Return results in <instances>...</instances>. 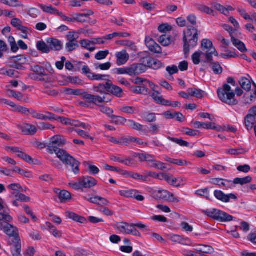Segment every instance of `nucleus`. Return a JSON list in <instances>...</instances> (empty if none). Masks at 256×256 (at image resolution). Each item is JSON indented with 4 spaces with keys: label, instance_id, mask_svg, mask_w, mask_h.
<instances>
[{
    "label": "nucleus",
    "instance_id": "1",
    "mask_svg": "<svg viewBox=\"0 0 256 256\" xmlns=\"http://www.w3.org/2000/svg\"><path fill=\"white\" fill-rule=\"evenodd\" d=\"M184 52L186 58L189 54L190 49L193 48L198 44V32L197 29L192 28H188L184 32L183 37Z\"/></svg>",
    "mask_w": 256,
    "mask_h": 256
},
{
    "label": "nucleus",
    "instance_id": "2",
    "mask_svg": "<svg viewBox=\"0 0 256 256\" xmlns=\"http://www.w3.org/2000/svg\"><path fill=\"white\" fill-rule=\"evenodd\" d=\"M217 92L218 98L223 102L230 106H235L238 104L234 90L228 84H224L222 88H218Z\"/></svg>",
    "mask_w": 256,
    "mask_h": 256
},
{
    "label": "nucleus",
    "instance_id": "3",
    "mask_svg": "<svg viewBox=\"0 0 256 256\" xmlns=\"http://www.w3.org/2000/svg\"><path fill=\"white\" fill-rule=\"evenodd\" d=\"M12 220V216L8 213L0 212V230L10 236H14L17 232L16 228L9 224Z\"/></svg>",
    "mask_w": 256,
    "mask_h": 256
},
{
    "label": "nucleus",
    "instance_id": "4",
    "mask_svg": "<svg viewBox=\"0 0 256 256\" xmlns=\"http://www.w3.org/2000/svg\"><path fill=\"white\" fill-rule=\"evenodd\" d=\"M66 143L64 136L61 135H56L50 138L47 148V152L50 154H55L58 157L59 153L66 152L57 147L62 146Z\"/></svg>",
    "mask_w": 256,
    "mask_h": 256
},
{
    "label": "nucleus",
    "instance_id": "5",
    "mask_svg": "<svg viewBox=\"0 0 256 256\" xmlns=\"http://www.w3.org/2000/svg\"><path fill=\"white\" fill-rule=\"evenodd\" d=\"M58 158L64 164L71 168V170L75 174L80 172V162L66 152L59 153Z\"/></svg>",
    "mask_w": 256,
    "mask_h": 256
},
{
    "label": "nucleus",
    "instance_id": "6",
    "mask_svg": "<svg viewBox=\"0 0 256 256\" xmlns=\"http://www.w3.org/2000/svg\"><path fill=\"white\" fill-rule=\"evenodd\" d=\"M81 96L82 98L86 102L88 106H91L92 104L98 106V104L108 102L111 100L110 99H106L105 96H100L97 95L90 94L84 92Z\"/></svg>",
    "mask_w": 256,
    "mask_h": 256
},
{
    "label": "nucleus",
    "instance_id": "7",
    "mask_svg": "<svg viewBox=\"0 0 256 256\" xmlns=\"http://www.w3.org/2000/svg\"><path fill=\"white\" fill-rule=\"evenodd\" d=\"M202 48L204 52L206 60H212V56H218V54L214 47L212 42L208 39H204L202 42Z\"/></svg>",
    "mask_w": 256,
    "mask_h": 256
},
{
    "label": "nucleus",
    "instance_id": "8",
    "mask_svg": "<svg viewBox=\"0 0 256 256\" xmlns=\"http://www.w3.org/2000/svg\"><path fill=\"white\" fill-rule=\"evenodd\" d=\"M154 196L159 199L172 202L178 203L180 200L176 197L172 193L164 190H155L154 192Z\"/></svg>",
    "mask_w": 256,
    "mask_h": 256
},
{
    "label": "nucleus",
    "instance_id": "9",
    "mask_svg": "<svg viewBox=\"0 0 256 256\" xmlns=\"http://www.w3.org/2000/svg\"><path fill=\"white\" fill-rule=\"evenodd\" d=\"M192 124L194 127L196 128H204L208 130H214L218 132L224 130L220 126L216 125L215 123L213 122L204 123L200 122H194L192 123Z\"/></svg>",
    "mask_w": 256,
    "mask_h": 256
},
{
    "label": "nucleus",
    "instance_id": "10",
    "mask_svg": "<svg viewBox=\"0 0 256 256\" xmlns=\"http://www.w3.org/2000/svg\"><path fill=\"white\" fill-rule=\"evenodd\" d=\"M146 70V66L140 64H132L128 67V75L130 76L139 75L145 72Z\"/></svg>",
    "mask_w": 256,
    "mask_h": 256
},
{
    "label": "nucleus",
    "instance_id": "11",
    "mask_svg": "<svg viewBox=\"0 0 256 256\" xmlns=\"http://www.w3.org/2000/svg\"><path fill=\"white\" fill-rule=\"evenodd\" d=\"M168 238L172 242L178 243L184 246H194L192 241L188 238H184L179 235L170 234L168 236Z\"/></svg>",
    "mask_w": 256,
    "mask_h": 256
},
{
    "label": "nucleus",
    "instance_id": "12",
    "mask_svg": "<svg viewBox=\"0 0 256 256\" xmlns=\"http://www.w3.org/2000/svg\"><path fill=\"white\" fill-rule=\"evenodd\" d=\"M18 128L22 134L26 135H34L37 132V128L35 126L26 123L18 124Z\"/></svg>",
    "mask_w": 256,
    "mask_h": 256
},
{
    "label": "nucleus",
    "instance_id": "13",
    "mask_svg": "<svg viewBox=\"0 0 256 256\" xmlns=\"http://www.w3.org/2000/svg\"><path fill=\"white\" fill-rule=\"evenodd\" d=\"M214 195L218 200L224 202H229L230 199L237 200V196L235 194H226L220 190H215Z\"/></svg>",
    "mask_w": 256,
    "mask_h": 256
},
{
    "label": "nucleus",
    "instance_id": "14",
    "mask_svg": "<svg viewBox=\"0 0 256 256\" xmlns=\"http://www.w3.org/2000/svg\"><path fill=\"white\" fill-rule=\"evenodd\" d=\"M150 86L154 90V92L151 94V96L156 104L163 106L170 104L168 100L164 99L158 92L154 90L156 86L154 84H150Z\"/></svg>",
    "mask_w": 256,
    "mask_h": 256
},
{
    "label": "nucleus",
    "instance_id": "15",
    "mask_svg": "<svg viewBox=\"0 0 256 256\" xmlns=\"http://www.w3.org/2000/svg\"><path fill=\"white\" fill-rule=\"evenodd\" d=\"M115 56L116 58V64L118 66H122L126 64L130 58L128 54L125 50L117 52Z\"/></svg>",
    "mask_w": 256,
    "mask_h": 256
},
{
    "label": "nucleus",
    "instance_id": "16",
    "mask_svg": "<svg viewBox=\"0 0 256 256\" xmlns=\"http://www.w3.org/2000/svg\"><path fill=\"white\" fill-rule=\"evenodd\" d=\"M110 82L108 81L105 84H100L98 86H94L93 90L94 92L100 94H109L110 90Z\"/></svg>",
    "mask_w": 256,
    "mask_h": 256
},
{
    "label": "nucleus",
    "instance_id": "17",
    "mask_svg": "<svg viewBox=\"0 0 256 256\" xmlns=\"http://www.w3.org/2000/svg\"><path fill=\"white\" fill-rule=\"evenodd\" d=\"M80 182L82 188H90L96 185L97 181L91 176H84L80 178Z\"/></svg>",
    "mask_w": 256,
    "mask_h": 256
},
{
    "label": "nucleus",
    "instance_id": "18",
    "mask_svg": "<svg viewBox=\"0 0 256 256\" xmlns=\"http://www.w3.org/2000/svg\"><path fill=\"white\" fill-rule=\"evenodd\" d=\"M242 34L238 36H234L232 38L231 42L233 45L236 48L241 52H245L248 51L245 44L239 40L242 38Z\"/></svg>",
    "mask_w": 256,
    "mask_h": 256
},
{
    "label": "nucleus",
    "instance_id": "19",
    "mask_svg": "<svg viewBox=\"0 0 256 256\" xmlns=\"http://www.w3.org/2000/svg\"><path fill=\"white\" fill-rule=\"evenodd\" d=\"M46 42L48 44L50 50H60L62 46L61 42L56 38H48Z\"/></svg>",
    "mask_w": 256,
    "mask_h": 256
},
{
    "label": "nucleus",
    "instance_id": "20",
    "mask_svg": "<svg viewBox=\"0 0 256 256\" xmlns=\"http://www.w3.org/2000/svg\"><path fill=\"white\" fill-rule=\"evenodd\" d=\"M13 242L14 244L11 246V252L12 256H22L20 240L18 238H14Z\"/></svg>",
    "mask_w": 256,
    "mask_h": 256
},
{
    "label": "nucleus",
    "instance_id": "21",
    "mask_svg": "<svg viewBox=\"0 0 256 256\" xmlns=\"http://www.w3.org/2000/svg\"><path fill=\"white\" fill-rule=\"evenodd\" d=\"M194 246H197L196 248H195L196 252L201 253L211 254L214 252V248L208 245L195 244Z\"/></svg>",
    "mask_w": 256,
    "mask_h": 256
},
{
    "label": "nucleus",
    "instance_id": "22",
    "mask_svg": "<svg viewBox=\"0 0 256 256\" xmlns=\"http://www.w3.org/2000/svg\"><path fill=\"white\" fill-rule=\"evenodd\" d=\"M205 62L209 64L214 74H220L222 72L223 68L218 62H214L212 58L211 61L206 60Z\"/></svg>",
    "mask_w": 256,
    "mask_h": 256
},
{
    "label": "nucleus",
    "instance_id": "23",
    "mask_svg": "<svg viewBox=\"0 0 256 256\" xmlns=\"http://www.w3.org/2000/svg\"><path fill=\"white\" fill-rule=\"evenodd\" d=\"M38 6L44 12L58 15L60 17L61 16L60 14H62V12H60L56 8L52 6H46L43 4H40Z\"/></svg>",
    "mask_w": 256,
    "mask_h": 256
},
{
    "label": "nucleus",
    "instance_id": "24",
    "mask_svg": "<svg viewBox=\"0 0 256 256\" xmlns=\"http://www.w3.org/2000/svg\"><path fill=\"white\" fill-rule=\"evenodd\" d=\"M132 226L133 224H130L126 222H122L117 225V229L122 233L130 234Z\"/></svg>",
    "mask_w": 256,
    "mask_h": 256
},
{
    "label": "nucleus",
    "instance_id": "25",
    "mask_svg": "<svg viewBox=\"0 0 256 256\" xmlns=\"http://www.w3.org/2000/svg\"><path fill=\"white\" fill-rule=\"evenodd\" d=\"M10 60L14 62L13 64L10 65V67L18 70H24L22 64L24 62V60L22 63L18 62L20 60H22L21 56L12 57L10 58Z\"/></svg>",
    "mask_w": 256,
    "mask_h": 256
},
{
    "label": "nucleus",
    "instance_id": "26",
    "mask_svg": "<svg viewBox=\"0 0 256 256\" xmlns=\"http://www.w3.org/2000/svg\"><path fill=\"white\" fill-rule=\"evenodd\" d=\"M222 26L224 30L228 32L230 39L234 36H238L240 35H241V33L240 32L232 28L231 26L228 24H224Z\"/></svg>",
    "mask_w": 256,
    "mask_h": 256
},
{
    "label": "nucleus",
    "instance_id": "27",
    "mask_svg": "<svg viewBox=\"0 0 256 256\" xmlns=\"http://www.w3.org/2000/svg\"><path fill=\"white\" fill-rule=\"evenodd\" d=\"M66 216L67 218L72 219L74 221L80 223H83L86 221V220L84 217L80 216L72 212H66Z\"/></svg>",
    "mask_w": 256,
    "mask_h": 256
},
{
    "label": "nucleus",
    "instance_id": "28",
    "mask_svg": "<svg viewBox=\"0 0 256 256\" xmlns=\"http://www.w3.org/2000/svg\"><path fill=\"white\" fill-rule=\"evenodd\" d=\"M233 220V216L228 214L227 213L219 210L218 216L217 217V220L220 222H230Z\"/></svg>",
    "mask_w": 256,
    "mask_h": 256
},
{
    "label": "nucleus",
    "instance_id": "29",
    "mask_svg": "<svg viewBox=\"0 0 256 256\" xmlns=\"http://www.w3.org/2000/svg\"><path fill=\"white\" fill-rule=\"evenodd\" d=\"M82 47L88 50L90 52H93L95 50L96 47L93 46L91 40L84 39L80 42Z\"/></svg>",
    "mask_w": 256,
    "mask_h": 256
},
{
    "label": "nucleus",
    "instance_id": "30",
    "mask_svg": "<svg viewBox=\"0 0 256 256\" xmlns=\"http://www.w3.org/2000/svg\"><path fill=\"white\" fill-rule=\"evenodd\" d=\"M123 174L126 175L134 180H142L144 182L146 181L147 178L146 176L139 174L138 173L128 172V171L123 172Z\"/></svg>",
    "mask_w": 256,
    "mask_h": 256
},
{
    "label": "nucleus",
    "instance_id": "31",
    "mask_svg": "<svg viewBox=\"0 0 256 256\" xmlns=\"http://www.w3.org/2000/svg\"><path fill=\"white\" fill-rule=\"evenodd\" d=\"M256 122V118L246 116L244 118L245 127L248 130H250L254 127Z\"/></svg>",
    "mask_w": 256,
    "mask_h": 256
},
{
    "label": "nucleus",
    "instance_id": "32",
    "mask_svg": "<svg viewBox=\"0 0 256 256\" xmlns=\"http://www.w3.org/2000/svg\"><path fill=\"white\" fill-rule=\"evenodd\" d=\"M142 118L146 122H153L156 120V117L154 113L150 112H144L142 114Z\"/></svg>",
    "mask_w": 256,
    "mask_h": 256
},
{
    "label": "nucleus",
    "instance_id": "33",
    "mask_svg": "<svg viewBox=\"0 0 256 256\" xmlns=\"http://www.w3.org/2000/svg\"><path fill=\"white\" fill-rule=\"evenodd\" d=\"M109 94H112L118 98H120L122 96V90L120 88L115 85H114L110 82V86Z\"/></svg>",
    "mask_w": 256,
    "mask_h": 256
},
{
    "label": "nucleus",
    "instance_id": "34",
    "mask_svg": "<svg viewBox=\"0 0 256 256\" xmlns=\"http://www.w3.org/2000/svg\"><path fill=\"white\" fill-rule=\"evenodd\" d=\"M58 197L61 202H66L70 200L72 198L70 193L66 190H61L60 192Z\"/></svg>",
    "mask_w": 256,
    "mask_h": 256
},
{
    "label": "nucleus",
    "instance_id": "35",
    "mask_svg": "<svg viewBox=\"0 0 256 256\" xmlns=\"http://www.w3.org/2000/svg\"><path fill=\"white\" fill-rule=\"evenodd\" d=\"M219 210L216 208H212L210 210H202V212L207 216L215 220H217V217L218 216Z\"/></svg>",
    "mask_w": 256,
    "mask_h": 256
},
{
    "label": "nucleus",
    "instance_id": "36",
    "mask_svg": "<svg viewBox=\"0 0 256 256\" xmlns=\"http://www.w3.org/2000/svg\"><path fill=\"white\" fill-rule=\"evenodd\" d=\"M252 180L250 176H247L242 178H237L234 180L233 183L236 184L244 185L250 183Z\"/></svg>",
    "mask_w": 256,
    "mask_h": 256
},
{
    "label": "nucleus",
    "instance_id": "37",
    "mask_svg": "<svg viewBox=\"0 0 256 256\" xmlns=\"http://www.w3.org/2000/svg\"><path fill=\"white\" fill-rule=\"evenodd\" d=\"M239 84L242 88L247 91H249L252 87L251 82L247 78H242L239 80Z\"/></svg>",
    "mask_w": 256,
    "mask_h": 256
},
{
    "label": "nucleus",
    "instance_id": "38",
    "mask_svg": "<svg viewBox=\"0 0 256 256\" xmlns=\"http://www.w3.org/2000/svg\"><path fill=\"white\" fill-rule=\"evenodd\" d=\"M7 94L8 96L14 98L20 101L27 102V100L24 98L23 94L20 92H16L12 90H8Z\"/></svg>",
    "mask_w": 256,
    "mask_h": 256
},
{
    "label": "nucleus",
    "instance_id": "39",
    "mask_svg": "<svg viewBox=\"0 0 256 256\" xmlns=\"http://www.w3.org/2000/svg\"><path fill=\"white\" fill-rule=\"evenodd\" d=\"M12 110L28 116L30 114V109L15 104Z\"/></svg>",
    "mask_w": 256,
    "mask_h": 256
},
{
    "label": "nucleus",
    "instance_id": "40",
    "mask_svg": "<svg viewBox=\"0 0 256 256\" xmlns=\"http://www.w3.org/2000/svg\"><path fill=\"white\" fill-rule=\"evenodd\" d=\"M248 151L244 148H230L226 150V153L230 155H240V154H244L246 153Z\"/></svg>",
    "mask_w": 256,
    "mask_h": 256
},
{
    "label": "nucleus",
    "instance_id": "41",
    "mask_svg": "<svg viewBox=\"0 0 256 256\" xmlns=\"http://www.w3.org/2000/svg\"><path fill=\"white\" fill-rule=\"evenodd\" d=\"M30 70L39 76H46L44 68L38 65L32 66L30 67Z\"/></svg>",
    "mask_w": 256,
    "mask_h": 256
},
{
    "label": "nucleus",
    "instance_id": "42",
    "mask_svg": "<svg viewBox=\"0 0 256 256\" xmlns=\"http://www.w3.org/2000/svg\"><path fill=\"white\" fill-rule=\"evenodd\" d=\"M147 64L149 67L154 70L158 69L162 66L160 61L152 58L148 59Z\"/></svg>",
    "mask_w": 256,
    "mask_h": 256
},
{
    "label": "nucleus",
    "instance_id": "43",
    "mask_svg": "<svg viewBox=\"0 0 256 256\" xmlns=\"http://www.w3.org/2000/svg\"><path fill=\"white\" fill-rule=\"evenodd\" d=\"M188 92L190 96H195L198 98H201L203 97L202 92L200 90L196 88H190L188 90Z\"/></svg>",
    "mask_w": 256,
    "mask_h": 256
},
{
    "label": "nucleus",
    "instance_id": "44",
    "mask_svg": "<svg viewBox=\"0 0 256 256\" xmlns=\"http://www.w3.org/2000/svg\"><path fill=\"white\" fill-rule=\"evenodd\" d=\"M18 157L24 160L26 162L29 164H33L34 160L29 155L24 153L23 152L20 150L18 148V152H16Z\"/></svg>",
    "mask_w": 256,
    "mask_h": 256
},
{
    "label": "nucleus",
    "instance_id": "45",
    "mask_svg": "<svg viewBox=\"0 0 256 256\" xmlns=\"http://www.w3.org/2000/svg\"><path fill=\"white\" fill-rule=\"evenodd\" d=\"M36 48L38 50L44 53H48L50 52L48 44L42 41L37 42Z\"/></svg>",
    "mask_w": 256,
    "mask_h": 256
},
{
    "label": "nucleus",
    "instance_id": "46",
    "mask_svg": "<svg viewBox=\"0 0 256 256\" xmlns=\"http://www.w3.org/2000/svg\"><path fill=\"white\" fill-rule=\"evenodd\" d=\"M158 42L162 45L165 46H168L171 44V37L166 34L162 35L159 38Z\"/></svg>",
    "mask_w": 256,
    "mask_h": 256
},
{
    "label": "nucleus",
    "instance_id": "47",
    "mask_svg": "<svg viewBox=\"0 0 256 256\" xmlns=\"http://www.w3.org/2000/svg\"><path fill=\"white\" fill-rule=\"evenodd\" d=\"M128 126L130 128L138 131H142L144 126L138 122H136L132 120H128Z\"/></svg>",
    "mask_w": 256,
    "mask_h": 256
},
{
    "label": "nucleus",
    "instance_id": "48",
    "mask_svg": "<svg viewBox=\"0 0 256 256\" xmlns=\"http://www.w3.org/2000/svg\"><path fill=\"white\" fill-rule=\"evenodd\" d=\"M60 14V18L64 21L68 22H77V16H78V14L77 13L72 14H70V16H67L66 15L62 13Z\"/></svg>",
    "mask_w": 256,
    "mask_h": 256
},
{
    "label": "nucleus",
    "instance_id": "49",
    "mask_svg": "<svg viewBox=\"0 0 256 256\" xmlns=\"http://www.w3.org/2000/svg\"><path fill=\"white\" fill-rule=\"evenodd\" d=\"M120 194L121 196L127 198H134L137 190H126L120 191Z\"/></svg>",
    "mask_w": 256,
    "mask_h": 256
},
{
    "label": "nucleus",
    "instance_id": "50",
    "mask_svg": "<svg viewBox=\"0 0 256 256\" xmlns=\"http://www.w3.org/2000/svg\"><path fill=\"white\" fill-rule=\"evenodd\" d=\"M110 118L112 122L116 124L122 125L126 122L125 118L120 116L112 115L110 116Z\"/></svg>",
    "mask_w": 256,
    "mask_h": 256
},
{
    "label": "nucleus",
    "instance_id": "51",
    "mask_svg": "<svg viewBox=\"0 0 256 256\" xmlns=\"http://www.w3.org/2000/svg\"><path fill=\"white\" fill-rule=\"evenodd\" d=\"M86 166L90 171V172L94 175L98 174L100 172L99 168L96 166L92 164L90 162H84Z\"/></svg>",
    "mask_w": 256,
    "mask_h": 256
},
{
    "label": "nucleus",
    "instance_id": "52",
    "mask_svg": "<svg viewBox=\"0 0 256 256\" xmlns=\"http://www.w3.org/2000/svg\"><path fill=\"white\" fill-rule=\"evenodd\" d=\"M16 200L22 202H27L30 200V198L24 194L20 193L18 192H14L13 193Z\"/></svg>",
    "mask_w": 256,
    "mask_h": 256
},
{
    "label": "nucleus",
    "instance_id": "53",
    "mask_svg": "<svg viewBox=\"0 0 256 256\" xmlns=\"http://www.w3.org/2000/svg\"><path fill=\"white\" fill-rule=\"evenodd\" d=\"M117 44L130 48L132 50L134 51L137 50V48L135 46L134 43L130 40H121L116 42Z\"/></svg>",
    "mask_w": 256,
    "mask_h": 256
},
{
    "label": "nucleus",
    "instance_id": "54",
    "mask_svg": "<svg viewBox=\"0 0 256 256\" xmlns=\"http://www.w3.org/2000/svg\"><path fill=\"white\" fill-rule=\"evenodd\" d=\"M204 53L198 50L192 56V60L193 63L194 64L198 65V64L200 62V57L202 54H203Z\"/></svg>",
    "mask_w": 256,
    "mask_h": 256
},
{
    "label": "nucleus",
    "instance_id": "55",
    "mask_svg": "<svg viewBox=\"0 0 256 256\" xmlns=\"http://www.w3.org/2000/svg\"><path fill=\"white\" fill-rule=\"evenodd\" d=\"M66 38L68 42H78L77 40L79 38V34L74 31L70 32L66 34Z\"/></svg>",
    "mask_w": 256,
    "mask_h": 256
},
{
    "label": "nucleus",
    "instance_id": "56",
    "mask_svg": "<svg viewBox=\"0 0 256 256\" xmlns=\"http://www.w3.org/2000/svg\"><path fill=\"white\" fill-rule=\"evenodd\" d=\"M168 139L170 140V141L176 143L182 146H189V143L181 138H172L170 136L168 137Z\"/></svg>",
    "mask_w": 256,
    "mask_h": 256
},
{
    "label": "nucleus",
    "instance_id": "57",
    "mask_svg": "<svg viewBox=\"0 0 256 256\" xmlns=\"http://www.w3.org/2000/svg\"><path fill=\"white\" fill-rule=\"evenodd\" d=\"M138 156L140 162H148L150 163L154 159L152 156L146 154H138Z\"/></svg>",
    "mask_w": 256,
    "mask_h": 256
},
{
    "label": "nucleus",
    "instance_id": "58",
    "mask_svg": "<svg viewBox=\"0 0 256 256\" xmlns=\"http://www.w3.org/2000/svg\"><path fill=\"white\" fill-rule=\"evenodd\" d=\"M30 237L34 240H40L42 239V234L40 232L32 230L29 232Z\"/></svg>",
    "mask_w": 256,
    "mask_h": 256
},
{
    "label": "nucleus",
    "instance_id": "59",
    "mask_svg": "<svg viewBox=\"0 0 256 256\" xmlns=\"http://www.w3.org/2000/svg\"><path fill=\"white\" fill-rule=\"evenodd\" d=\"M197 9L202 12L206 13L208 14H211L213 12V10L208 6L203 4H198L197 6Z\"/></svg>",
    "mask_w": 256,
    "mask_h": 256
},
{
    "label": "nucleus",
    "instance_id": "60",
    "mask_svg": "<svg viewBox=\"0 0 256 256\" xmlns=\"http://www.w3.org/2000/svg\"><path fill=\"white\" fill-rule=\"evenodd\" d=\"M109 54L108 50H100L95 54V58L97 60H102L106 58Z\"/></svg>",
    "mask_w": 256,
    "mask_h": 256
},
{
    "label": "nucleus",
    "instance_id": "61",
    "mask_svg": "<svg viewBox=\"0 0 256 256\" xmlns=\"http://www.w3.org/2000/svg\"><path fill=\"white\" fill-rule=\"evenodd\" d=\"M55 128V126L53 125L46 122H40L38 125V129H39L40 130H52Z\"/></svg>",
    "mask_w": 256,
    "mask_h": 256
},
{
    "label": "nucleus",
    "instance_id": "62",
    "mask_svg": "<svg viewBox=\"0 0 256 256\" xmlns=\"http://www.w3.org/2000/svg\"><path fill=\"white\" fill-rule=\"evenodd\" d=\"M160 124H154L150 126L148 132L152 134H156L160 131Z\"/></svg>",
    "mask_w": 256,
    "mask_h": 256
},
{
    "label": "nucleus",
    "instance_id": "63",
    "mask_svg": "<svg viewBox=\"0 0 256 256\" xmlns=\"http://www.w3.org/2000/svg\"><path fill=\"white\" fill-rule=\"evenodd\" d=\"M30 114H31L34 118H37L40 120H46V119L47 118H46V116L38 112L33 109H30Z\"/></svg>",
    "mask_w": 256,
    "mask_h": 256
},
{
    "label": "nucleus",
    "instance_id": "64",
    "mask_svg": "<svg viewBox=\"0 0 256 256\" xmlns=\"http://www.w3.org/2000/svg\"><path fill=\"white\" fill-rule=\"evenodd\" d=\"M79 46L78 42H68L66 47L68 52H72Z\"/></svg>",
    "mask_w": 256,
    "mask_h": 256
}]
</instances>
